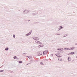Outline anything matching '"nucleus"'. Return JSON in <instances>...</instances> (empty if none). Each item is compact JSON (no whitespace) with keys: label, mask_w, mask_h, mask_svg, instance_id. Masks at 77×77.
<instances>
[{"label":"nucleus","mask_w":77,"mask_h":77,"mask_svg":"<svg viewBox=\"0 0 77 77\" xmlns=\"http://www.w3.org/2000/svg\"><path fill=\"white\" fill-rule=\"evenodd\" d=\"M47 53H48V51H45L43 52V54H44V55H45L46 54H47Z\"/></svg>","instance_id":"obj_1"},{"label":"nucleus","mask_w":77,"mask_h":77,"mask_svg":"<svg viewBox=\"0 0 77 77\" xmlns=\"http://www.w3.org/2000/svg\"><path fill=\"white\" fill-rule=\"evenodd\" d=\"M35 42L38 44H41V42L37 41H36Z\"/></svg>","instance_id":"obj_2"},{"label":"nucleus","mask_w":77,"mask_h":77,"mask_svg":"<svg viewBox=\"0 0 77 77\" xmlns=\"http://www.w3.org/2000/svg\"><path fill=\"white\" fill-rule=\"evenodd\" d=\"M42 52H39L38 54V56H41V55H42Z\"/></svg>","instance_id":"obj_3"},{"label":"nucleus","mask_w":77,"mask_h":77,"mask_svg":"<svg viewBox=\"0 0 77 77\" xmlns=\"http://www.w3.org/2000/svg\"><path fill=\"white\" fill-rule=\"evenodd\" d=\"M56 56H60V54H56Z\"/></svg>","instance_id":"obj_4"},{"label":"nucleus","mask_w":77,"mask_h":77,"mask_svg":"<svg viewBox=\"0 0 77 77\" xmlns=\"http://www.w3.org/2000/svg\"><path fill=\"white\" fill-rule=\"evenodd\" d=\"M44 45H40L38 46V48H40V47H43Z\"/></svg>","instance_id":"obj_5"},{"label":"nucleus","mask_w":77,"mask_h":77,"mask_svg":"<svg viewBox=\"0 0 77 77\" xmlns=\"http://www.w3.org/2000/svg\"><path fill=\"white\" fill-rule=\"evenodd\" d=\"M62 59V58L59 57L58 58V60L59 61H61Z\"/></svg>","instance_id":"obj_6"},{"label":"nucleus","mask_w":77,"mask_h":77,"mask_svg":"<svg viewBox=\"0 0 77 77\" xmlns=\"http://www.w3.org/2000/svg\"><path fill=\"white\" fill-rule=\"evenodd\" d=\"M34 38V39H35V40H39V38H38V37L35 38Z\"/></svg>","instance_id":"obj_7"},{"label":"nucleus","mask_w":77,"mask_h":77,"mask_svg":"<svg viewBox=\"0 0 77 77\" xmlns=\"http://www.w3.org/2000/svg\"><path fill=\"white\" fill-rule=\"evenodd\" d=\"M65 50H69V48H64Z\"/></svg>","instance_id":"obj_8"},{"label":"nucleus","mask_w":77,"mask_h":77,"mask_svg":"<svg viewBox=\"0 0 77 77\" xmlns=\"http://www.w3.org/2000/svg\"><path fill=\"white\" fill-rule=\"evenodd\" d=\"M57 50H63V48L59 49L58 48L57 49Z\"/></svg>","instance_id":"obj_9"},{"label":"nucleus","mask_w":77,"mask_h":77,"mask_svg":"<svg viewBox=\"0 0 77 77\" xmlns=\"http://www.w3.org/2000/svg\"><path fill=\"white\" fill-rule=\"evenodd\" d=\"M71 60V58L69 57H68V61H70Z\"/></svg>","instance_id":"obj_10"},{"label":"nucleus","mask_w":77,"mask_h":77,"mask_svg":"<svg viewBox=\"0 0 77 77\" xmlns=\"http://www.w3.org/2000/svg\"><path fill=\"white\" fill-rule=\"evenodd\" d=\"M74 53H75L74 52H72L70 54H74Z\"/></svg>","instance_id":"obj_11"},{"label":"nucleus","mask_w":77,"mask_h":77,"mask_svg":"<svg viewBox=\"0 0 77 77\" xmlns=\"http://www.w3.org/2000/svg\"><path fill=\"white\" fill-rule=\"evenodd\" d=\"M40 64L41 65H44V64H43V63H42V62H41L40 63Z\"/></svg>","instance_id":"obj_12"},{"label":"nucleus","mask_w":77,"mask_h":77,"mask_svg":"<svg viewBox=\"0 0 77 77\" xmlns=\"http://www.w3.org/2000/svg\"><path fill=\"white\" fill-rule=\"evenodd\" d=\"M8 49H9V48H6L5 50L6 51V50H8Z\"/></svg>","instance_id":"obj_13"},{"label":"nucleus","mask_w":77,"mask_h":77,"mask_svg":"<svg viewBox=\"0 0 77 77\" xmlns=\"http://www.w3.org/2000/svg\"><path fill=\"white\" fill-rule=\"evenodd\" d=\"M30 33H29L28 34L26 35V36H28V35H30Z\"/></svg>","instance_id":"obj_14"},{"label":"nucleus","mask_w":77,"mask_h":77,"mask_svg":"<svg viewBox=\"0 0 77 77\" xmlns=\"http://www.w3.org/2000/svg\"><path fill=\"white\" fill-rule=\"evenodd\" d=\"M19 63H22V61H19Z\"/></svg>","instance_id":"obj_15"},{"label":"nucleus","mask_w":77,"mask_h":77,"mask_svg":"<svg viewBox=\"0 0 77 77\" xmlns=\"http://www.w3.org/2000/svg\"><path fill=\"white\" fill-rule=\"evenodd\" d=\"M3 71H4V70H3L0 71V72H3Z\"/></svg>","instance_id":"obj_16"},{"label":"nucleus","mask_w":77,"mask_h":77,"mask_svg":"<svg viewBox=\"0 0 77 77\" xmlns=\"http://www.w3.org/2000/svg\"><path fill=\"white\" fill-rule=\"evenodd\" d=\"M14 59H16L17 58V57L15 56L14 57Z\"/></svg>","instance_id":"obj_17"},{"label":"nucleus","mask_w":77,"mask_h":77,"mask_svg":"<svg viewBox=\"0 0 77 77\" xmlns=\"http://www.w3.org/2000/svg\"><path fill=\"white\" fill-rule=\"evenodd\" d=\"M67 35H66V34H65L64 35V37H65V36H66Z\"/></svg>","instance_id":"obj_18"},{"label":"nucleus","mask_w":77,"mask_h":77,"mask_svg":"<svg viewBox=\"0 0 77 77\" xmlns=\"http://www.w3.org/2000/svg\"><path fill=\"white\" fill-rule=\"evenodd\" d=\"M74 49V48H71V50H73Z\"/></svg>","instance_id":"obj_19"},{"label":"nucleus","mask_w":77,"mask_h":77,"mask_svg":"<svg viewBox=\"0 0 77 77\" xmlns=\"http://www.w3.org/2000/svg\"><path fill=\"white\" fill-rule=\"evenodd\" d=\"M13 37H14V38H15V35H13Z\"/></svg>","instance_id":"obj_20"},{"label":"nucleus","mask_w":77,"mask_h":77,"mask_svg":"<svg viewBox=\"0 0 77 77\" xmlns=\"http://www.w3.org/2000/svg\"><path fill=\"white\" fill-rule=\"evenodd\" d=\"M67 55H68V56H70V54H67Z\"/></svg>","instance_id":"obj_21"},{"label":"nucleus","mask_w":77,"mask_h":77,"mask_svg":"<svg viewBox=\"0 0 77 77\" xmlns=\"http://www.w3.org/2000/svg\"><path fill=\"white\" fill-rule=\"evenodd\" d=\"M62 28H63V27H60V29H62Z\"/></svg>","instance_id":"obj_22"},{"label":"nucleus","mask_w":77,"mask_h":77,"mask_svg":"<svg viewBox=\"0 0 77 77\" xmlns=\"http://www.w3.org/2000/svg\"><path fill=\"white\" fill-rule=\"evenodd\" d=\"M60 27H62V26H60Z\"/></svg>","instance_id":"obj_23"}]
</instances>
